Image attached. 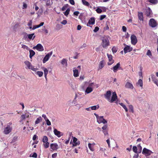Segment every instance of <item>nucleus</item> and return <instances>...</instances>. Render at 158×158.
Returning <instances> with one entry per match:
<instances>
[{"instance_id":"6ab92c4d","label":"nucleus","mask_w":158,"mask_h":158,"mask_svg":"<svg viewBox=\"0 0 158 158\" xmlns=\"http://www.w3.org/2000/svg\"><path fill=\"white\" fill-rule=\"evenodd\" d=\"M93 90V89L91 87H88L86 89L85 91V94H88L92 92Z\"/></svg>"},{"instance_id":"de8ad7c7","label":"nucleus","mask_w":158,"mask_h":158,"mask_svg":"<svg viewBox=\"0 0 158 158\" xmlns=\"http://www.w3.org/2000/svg\"><path fill=\"white\" fill-rule=\"evenodd\" d=\"M108 130H106L103 131H102L103 133L104 134L105 136H107L108 135Z\"/></svg>"},{"instance_id":"c85d7f7f","label":"nucleus","mask_w":158,"mask_h":158,"mask_svg":"<svg viewBox=\"0 0 158 158\" xmlns=\"http://www.w3.org/2000/svg\"><path fill=\"white\" fill-rule=\"evenodd\" d=\"M143 154H145L147 156V155L148 154V149L146 148H144L142 152Z\"/></svg>"},{"instance_id":"423d86ee","label":"nucleus","mask_w":158,"mask_h":158,"mask_svg":"<svg viewBox=\"0 0 158 158\" xmlns=\"http://www.w3.org/2000/svg\"><path fill=\"white\" fill-rule=\"evenodd\" d=\"M118 99V97L115 92H114L112 93V95L111 97V99H110L109 102L110 103H113L114 102L116 101Z\"/></svg>"},{"instance_id":"c03bdc74","label":"nucleus","mask_w":158,"mask_h":158,"mask_svg":"<svg viewBox=\"0 0 158 158\" xmlns=\"http://www.w3.org/2000/svg\"><path fill=\"white\" fill-rule=\"evenodd\" d=\"M149 17H152L153 13L151 9L149 7Z\"/></svg>"},{"instance_id":"bb28decb","label":"nucleus","mask_w":158,"mask_h":158,"mask_svg":"<svg viewBox=\"0 0 158 158\" xmlns=\"http://www.w3.org/2000/svg\"><path fill=\"white\" fill-rule=\"evenodd\" d=\"M42 119L41 116H40L37 118L35 122V124L39 123L40 122L42 121Z\"/></svg>"},{"instance_id":"680f3d73","label":"nucleus","mask_w":158,"mask_h":158,"mask_svg":"<svg viewBox=\"0 0 158 158\" xmlns=\"http://www.w3.org/2000/svg\"><path fill=\"white\" fill-rule=\"evenodd\" d=\"M42 117L44 118L45 121L47 119H48L46 116L45 114H42Z\"/></svg>"},{"instance_id":"4468645a","label":"nucleus","mask_w":158,"mask_h":158,"mask_svg":"<svg viewBox=\"0 0 158 158\" xmlns=\"http://www.w3.org/2000/svg\"><path fill=\"white\" fill-rule=\"evenodd\" d=\"M111 95V92L110 91H108L106 92V93L104 94L105 98L107 99L109 102L110 100V97Z\"/></svg>"},{"instance_id":"e2e57ef3","label":"nucleus","mask_w":158,"mask_h":158,"mask_svg":"<svg viewBox=\"0 0 158 158\" xmlns=\"http://www.w3.org/2000/svg\"><path fill=\"white\" fill-rule=\"evenodd\" d=\"M57 156V153H54V154H52V157L53 158H55Z\"/></svg>"},{"instance_id":"cd10ccee","label":"nucleus","mask_w":158,"mask_h":158,"mask_svg":"<svg viewBox=\"0 0 158 158\" xmlns=\"http://www.w3.org/2000/svg\"><path fill=\"white\" fill-rule=\"evenodd\" d=\"M43 70L44 71V77L46 80H47V76L48 73V69L46 68H43Z\"/></svg>"},{"instance_id":"7c9ffc66","label":"nucleus","mask_w":158,"mask_h":158,"mask_svg":"<svg viewBox=\"0 0 158 158\" xmlns=\"http://www.w3.org/2000/svg\"><path fill=\"white\" fill-rule=\"evenodd\" d=\"M29 117V113H25L24 114H22L21 117L22 118V120L26 118H28Z\"/></svg>"},{"instance_id":"a211bd4d","label":"nucleus","mask_w":158,"mask_h":158,"mask_svg":"<svg viewBox=\"0 0 158 158\" xmlns=\"http://www.w3.org/2000/svg\"><path fill=\"white\" fill-rule=\"evenodd\" d=\"M125 87L126 88L130 89H133L134 88L133 85L128 82H127L126 83Z\"/></svg>"},{"instance_id":"c9c22d12","label":"nucleus","mask_w":158,"mask_h":158,"mask_svg":"<svg viewBox=\"0 0 158 158\" xmlns=\"http://www.w3.org/2000/svg\"><path fill=\"white\" fill-rule=\"evenodd\" d=\"M99 106L98 105H96V106H92L90 107L91 109L92 110H96L97 109H98L99 108Z\"/></svg>"},{"instance_id":"aec40b11","label":"nucleus","mask_w":158,"mask_h":158,"mask_svg":"<svg viewBox=\"0 0 158 158\" xmlns=\"http://www.w3.org/2000/svg\"><path fill=\"white\" fill-rule=\"evenodd\" d=\"M138 16L139 19L140 20V21H143V14L142 12H139L138 13Z\"/></svg>"},{"instance_id":"393cba45","label":"nucleus","mask_w":158,"mask_h":158,"mask_svg":"<svg viewBox=\"0 0 158 158\" xmlns=\"http://www.w3.org/2000/svg\"><path fill=\"white\" fill-rule=\"evenodd\" d=\"M29 51L30 52L29 57L31 59L32 57L35 54V52L32 50L30 49Z\"/></svg>"},{"instance_id":"e433bc0d","label":"nucleus","mask_w":158,"mask_h":158,"mask_svg":"<svg viewBox=\"0 0 158 158\" xmlns=\"http://www.w3.org/2000/svg\"><path fill=\"white\" fill-rule=\"evenodd\" d=\"M48 139L47 137L46 136H43L42 141L44 143H45L48 142Z\"/></svg>"},{"instance_id":"3c124183","label":"nucleus","mask_w":158,"mask_h":158,"mask_svg":"<svg viewBox=\"0 0 158 158\" xmlns=\"http://www.w3.org/2000/svg\"><path fill=\"white\" fill-rule=\"evenodd\" d=\"M31 155V154L30 155V157H31L34 158H36L37 157V154L35 152H34L32 156Z\"/></svg>"},{"instance_id":"774afa93","label":"nucleus","mask_w":158,"mask_h":158,"mask_svg":"<svg viewBox=\"0 0 158 158\" xmlns=\"http://www.w3.org/2000/svg\"><path fill=\"white\" fill-rule=\"evenodd\" d=\"M79 53L77 52L75 53L76 56L73 57V58L74 59H77L78 58V56L79 55Z\"/></svg>"},{"instance_id":"9d476101","label":"nucleus","mask_w":158,"mask_h":158,"mask_svg":"<svg viewBox=\"0 0 158 158\" xmlns=\"http://www.w3.org/2000/svg\"><path fill=\"white\" fill-rule=\"evenodd\" d=\"M52 52H51L46 55L43 60V62L44 63H45L49 60L50 57L52 55Z\"/></svg>"},{"instance_id":"0e129e2a","label":"nucleus","mask_w":158,"mask_h":158,"mask_svg":"<svg viewBox=\"0 0 158 158\" xmlns=\"http://www.w3.org/2000/svg\"><path fill=\"white\" fill-rule=\"evenodd\" d=\"M69 2L72 5H74L75 4L74 0H69Z\"/></svg>"},{"instance_id":"20e7f679","label":"nucleus","mask_w":158,"mask_h":158,"mask_svg":"<svg viewBox=\"0 0 158 158\" xmlns=\"http://www.w3.org/2000/svg\"><path fill=\"white\" fill-rule=\"evenodd\" d=\"M11 124L10 123L7 124L6 127L4 131V133L5 134H7L9 133L12 130V128L10 127V125Z\"/></svg>"},{"instance_id":"a19ab883","label":"nucleus","mask_w":158,"mask_h":158,"mask_svg":"<svg viewBox=\"0 0 158 158\" xmlns=\"http://www.w3.org/2000/svg\"><path fill=\"white\" fill-rule=\"evenodd\" d=\"M133 152L136 153H138L137 147L135 146H134L132 148Z\"/></svg>"},{"instance_id":"4d7b16f0","label":"nucleus","mask_w":158,"mask_h":158,"mask_svg":"<svg viewBox=\"0 0 158 158\" xmlns=\"http://www.w3.org/2000/svg\"><path fill=\"white\" fill-rule=\"evenodd\" d=\"M28 35L26 33H25L24 34V38L25 40H26L28 38Z\"/></svg>"},{"instance_id":"8fccbe9b","label":"nucleus","mask_w":158,"mask_h":158,"mask_svg":"<svg viewBox=\"0 0 158 158\" xmlns=\"http://www.w3.org/2000/svg\"><path fill=\"white\" fill-rule=\"evenodd\" d=\"M96 11L97 13L100 14L102 12V10L101 9L99 8H98L96 10Z\"/></svg>"},{"instance_id":"2f4dec72","label":"nucleus","mask_w":158,"mask_h":158,"mask_svg":"<svg viewBox=\"0 0 158 158\" xmlns=\"http://www.w3.org/2000/svg\"><path fill=\"white\" fill-rule=\"evenodd\" d=\"M73 76L75 77H77L79 76L78 72L77 69H75L73 70Z\"/></svg>"},{"instance_id":"58836bf2","label":"nucleus","mask_w":158,"mask_h":158,"mask_svg":"<svg viewBox=\"0 0 158 158\" xmlns=\"http://www.w3.org/2000/svg\"><path fill=\"white\" fill-rule=\"evenodd\" d=\"M102 131L108 129V125L107 124L104 125L102 128Z\"/></svg>"},{"instance_id":"5701e85b","label":"nucleus","mask_w":158,"mask_h":158,"mask_svg":"<svg viewBox=\"0 0 158 158\" xmlns=\"http://www.w3.org/2000/svg\"><path fill=\"white\" fill-rule=\"evenodd\" d=\"M104 60H102L100 62L99 66V69H101L104 66Z\"/></svg>"},{"instance_id":"ddd939ff","label":"nucleus","mask_w":158,"mask_h":158,"mask_svg":"<svg viewBox=\"0 0 158 158\" xmlns=\"http://www.w3.org/2000/svg\"><path fill=\"white\" fill-rule=\"evenodd\" d=\"M133 48L130 46L127 45L124 48L123 50L125 53L128 52H130L132 50Z\"/></svg>"},{"instance_id":"f257e3e1","label":"nucleus","mask_w":158,"mask_h":158,"mask_svg":"<svg viewBox=\"0 0 158 158\" xmlns=\"http://www.w3.org/2000/svg\"><path fill=\"white\" fill-rule=\"evenodd\" d=\"M109 38V37L107 36H104L102 37V45L103 48H106L110 45Z\"/></svg>"},{"instance_id":"f3484780","label":"nucleus","mask_w":158,"mask_h":158,"mask_svg":"<svg viewBox=\"0 0 158 158\" xmlns=\"http://www.w3.org/2000/svg\"><path fill=\"white\" fill-rule=\"evenodd\" d=\"M151 78L154 83L158 86V80L154 75H151Z\"/></svg>"},{"instance_id":"dca6fc26","label":"nucleus","mask_w":158,"mask_h":158,"mask_svg":"<svg viewBox=\"0 0 158 158\" xmlns=\"http://www.w3.org/2000/svg\"><path fill=\"white\" fill-rule=\"evenodd\" d=\"M61 64L62 65L63 67H66L67 66V60L65 59H63L61 61Z\"/></svg>"},{"instance_id":"13d9d810","label":"nucleus","mask_w":158,"mask_h":158,"mask_svg":"<svg viewBox=\"0 0 158 158\" xmlns=\"http://www.w3.org/2000/svg\"><path fill=\"white\" fill-rule=\"evenodd\" d=\"M99 30V28L98 27H96L94 30V32H97Z\"/></svg>"},{"instance_id":"4c0bfd02","label":"nucleus","mask_w":158,"mask_h":158,"mask_svg":"<svg viewBox=\"0 0 158 158\" xmlns=\"http://www.w3.org/2000/svg\"><path fill=\"white\" fill-rule=\"evenodd\" d=\"M22 48L24 49H26L27 50H29L30 49V48L27 46L23 44H22Z\"/></svg>"},{"instance_id":"c756f323","label":"nucleus","mask_w":158,"mask_h":158,"mask_svg":"<svg viewBox=\"0 0 158 158\" xmlns=\"http://www.w3.org/2000/svg\"><path fill=\"white\" fill-rule=\"evenodd\" d=\"M137 148L138 153H141L142 150V147L141 146L140 144H138L137 145Z\"/></svg>"},{"instance_id":"bf43d9fd","label":"nucleus","mask_w":158,"mask_h":158,"mask_svg":"<svg viewBox=\"0 0 158 158\" xmlns=\"http://www.w3.org/2000/svg\"><path fill=\"white\" fill-rule=\"evenodd\" d=\"M79 13H80L79 11H75L74 12L73 14L77 16H78V15L79 14Z\"/></svg>"},{"instance_id":"338daca9","label":"nucleus","mask_w":158,"mask_h":158,"mask_svg":"<svg viewBox=\"0 0 158 158\" xmlns=\"http://www.w3.org/2000/svg\"><path fill=\"white\" fill-rule=\"evenodd\" d=\"M122 30L123 32H125L127 30V28L125 26H123L122 27Z\"/></svg>"},{"instance_id":"37998d69","label":"nucleus","mask_w":158,"mask_h":158,"mask_svg":"<svg viewBox=\"0 0 158 158\" xmlns=\"http://www.w3.org/2000/svg\"><path fill=\"white\" fill-rule=\"evenodd\" d=\"M157 2V0H149V2L154 4H156Z\"/></svg>"},{"instance_id":"09e8293b","label":"nucleus","mask_w":158,"mask_h":158,"mask_svg":"<svg viewBox=\"0 0 158 158\" xmlns=\"http://www.w3.org/2000/svg\"><path fill=\"white\" fill-rule=\"evenodd\" d=\"M45 143H44V145L45 148H47L49 147V143L47 142Z\"/></svg>"},{"instance_id":"f704fd0d","label":"nucleus","mask_w":158,"mask_h":158,"mask_svg":"<svg viewBox=\"0 0 158 158\" xmlns=\"http://www.w3.org/2000/svg\"><path fill=\"white\" fill-rule=\"evenodd\" d=\"M119 104L123 107L125 110L126 112H127L128 111V109L126 106L124 105L122 103H119Z\"/></svg>"},{"instance_id":"39448f33","label":"nucleus","mask_w":158,"mask_h":158,"mask_svg":"<svg viewBox=\"0 0 158 158\" xmlns=\"http://www.w3.org/2000/svg\"><path fill=\"white\" fill-rule=\"evenodd\" d=\"M33 49H36L37 51L40 52H42L44 50L43 46L40 44H38L36 46L33 47Z\"/></svg>"},{"instance_id":"4be33fe9","label":"nucleus","mask_w":158,"mask_h":158,"mask_svg":"<svg viewBox=\"0 0 158 158\" xmlns=\"http://www.w3.org/2000/svg\"><path fill=\"white\" fill-rule=\"evenodd\" d=\"M95 21L94 18L91 17L89 20V24L93 25L95 23Z\"/></svg>"},{"instance_id":"72a5a7b5","label":"nucleus","mask_w":158,"mask_h":158,"mask_svg":"<svg viewBox=\"0 0 158 158\" xmlns=\"http://www.w3.org/2000/svg\"><path fill=\"white\" fill-rule=\"evenodd\" d=\"M137 85H139L140 86L142 87L143 86V81L141 79H139L137 83Z\"/></svg>"},{"instance_id":"2eb2a0df","label":"nucleus","mask_w":158,"mask_h":158,"mask_svg":"<svg viewBox=\"0 0 158 158\" xmlns=\"http://www.w3.org/2000/svg\"><path fill=\"white\" fill-rule=\"evenodd\" d=\"M54 133L55 135L58 137H60L63 135V133L60 131H58L56 129L54 128Z\"/></svg>"},{"instance_id":"473e14b6","label":"nucleus","mask_w":158,"mask_h":158,"mask_svg":"<svg viewBox=\"0 0 158 158\" xmlns=\"http://www.w3.org/2000/svg\"><path fill=\"white\" fill-rule=\"evenodd\" d=\"M82 2L83 4L85 6H89L90 5L89 3L85 0H82Z\"/></svg>"},{"instance_id":"052dcab7","label":"nucleus","mask_w":158,"mask_h":158,"mask_svg":"<svg viewBox=\"0 0 158 158\" xmlns=\"http://www.w3.org/2000/svg\"><path fill=\"white\" fill-rule=\"evenodd\" d=\"M67 23V21L66 20H63L61 22V23L62 24H63V25H65Z\"/></svg>"},{"instance_id":"a18cd8bd","label":"nucleus","mask_w":158,"mask_h":158,"mask_svg":"<svg viewBox=\"0 0 158 158\" xmlns=\"http://www.w3.org/2000/svg\"><path fill=\"white\" fill-rule=\"evenodd\" d=\"M112 51L113 53H114L117 52V49L115 47H113L112 48Z\"/></svg>"},{"instance_id":"49530a36","label":"nucleus","mask_w":158,"mask_h":158,"mask_svg":"<svg viewBox=\"0 0 158 158\" xmlns=\"http://www.w3.org/2000/svg\"><path fill=\"white\" fill-rule=\"evenodd\" d=\"M129 108L131 112L132 113H133L134 112V110H133V107L132 105H129Z\"/></svg>"},{"instance_id":"9b49d317","label":"nucleus","mask_w":158,"mask_h":158,"mask_svg":"<svg viewBox=\"0 0 158 158\" xmlns=\"http://www.w3.org/2000/svg\"><path fill=\"white\" fill-rule=\"evenodd\" d=\"M120 64L119 62L115 66L110 68L111 70H113L114 73H116L118 69L120 68Z\"/></svg>"},{"instance_id":"ea45409f","label":"nucleus","mask_w":158,"mask_h":158,"mask_svg":"<svg viewBox=\"0 0 158 158\" xmlns=\"http://www.w3.org/2000/svg\"><path fill=\"white\" fill-rule=\"evenodd\" d=\"M70 10V9L69 8H68L66 10V11L65 12H64V15L66 16H67V15H68L69 14Z\"/></svg>"},{"instance_id":"69168bd1","label":"nucleus","mask_w":158,"mask_h":158,"mask_svg":"<svg viewBox=\"0 0 158 158\" xmlns=\"http://www.w3.org/2000/svg\"><path fill=\"white\" fill-rule=\"evenodd\" d=\"M130 36V35L128 33H127V34H126L125 35V38L126 39H128Z\"/></svg>"},{"instance_id":"f8f14e48","label":"nucleus","mask_w":158,"mask_h":158,"mask_svg":"<svg viewBox=\"0 0 158 158\" xmlns=\"http://www.w3.org/2000/svg\"><path fill=\"white\" fill-rule=\"evenodd\" d=\"M51 149L52 150L55 151L57 150L59 148L58 145L56 143H52L50 144Z\"/></svg>"},{"instance_id":"7ed1b4c3","label":"nucleus","mask_w":158,"mask_h":158,"mask_svg":"<svg viewBox=\"0 0 158 158\" xmlns=\"http://www.w3.org/2000/svg\"><path fill=\"white\" fill-rule=\"evenodd\" d=\"M149 25L152 27H155L157 26L158 24L154 19H151L149 20Z\"/></svg>"},{"instance_id":"6e6d98bb","label":"nucleus","mask_w":158,"mask_h":158,"mask_svg":"<svg viewBox=\"0 0 158 158\" xmlns=\"http://www.w3.org/2000/svg\"><path fill=\"white\" fill-rule=\"evenodd\" d=\"M106 17V15H101L100 16V19L101 20H103Z\"/></svg>"},{"instance_id":"603ef678","label":"nucleus","mask_w":158,"mask_h":158,"mask_svg":"<svg viewBox=\"0 0 158 158\" xmlns=\"http://www.w3.org/2000/svg\"><path fill=\"white\" fill-rule=\"evenodd\" d=\"M67 5H68V4H66V5H65L64 6H63L61 8L62 10V11L65 10L67 8Z\"/></svg>"},{"instance_id":"6e6552de","label":"nucleus","mask_w":158,"mask_h":158,"mask_svg":"<svg viewBox=\"0 0 158 158\" xmlns=\"http://www.w3.org/2000/svg\"><path fill=\"white\" fill-rule=\"evenodd\" d=\"M131 42L132 44L135 45L137 42L136 36L134 35H132L131 36Z\"/></svg>"},{"instance_id":"79ce46f5","label":"nucleus","mask_w":158,"mask_h":158,"mask_svg":"<svg viewBox=\"0 0 158 158\" xmlns=\"http://www.w3.org/2000/svg\"><path fill=\"white\" fill-rule=\"evenodd\" d=\"M36 74L39 76V77H42L43 75V72L42 71H37L36 73Z\"/></svg>"},{"instance_id":"b1692460","label":"nucleus","mask_w":158,"mask_h":158,"mask_svg":"<svg viewBox=\"0 0 158 158\" xmlns=\"http://www.w3.org/2000/svg\"><path fill=\"white\" fill-rule=\"evenodd\" d=\"M35 35L34 33L29 34L28 35V38L30 40H31L32 39V40H33L35 38Z\"/></svg>"},{"instance_id":"5fc2aeb1","label":"nucleus","mask_w":158,"mask_h":158,"mask_svg":"<svg viewBox=\"0 0 158 158\" xmlns=\"http://www.w3.org/2000/svg\"><path fill=\"white\" fill-rule=\"evenodd\" d=\"M45 121L46 122V124L47 125L50 126L51 125V123L48 119H47Z\"/></svg>"},{"instance_id":"864d4df0","label":"nucleus","mask_w":158,"mask_h":158,"mask_svg":"<svg viewBox=\"0 0 158 158\" xmlns=\"http://www.w3.org/2000/svg\"><path fill=\"white\" fill-rule=\"evenodd\" d=\"M51 4L50 2V0H47L46 3V5L47 6H51Z\"/></svg>"},{"instance_id":"0eeeda50","label":"nucleus","mask_w":158,"mask_h":158,"mask_svg":"<svg viewBox=\"0 0 158 158\" xmlns=\"http://www.w3.org/2000/svg\"><path fill=\"white\" fill-rule=\"evenodd\" d=\"M72 138H73V147H76L80 145V142L79 141L77 140V139L76 138L74 137L73 136H72Z\"/></svg>"},{"instance_id":"1a4fd4ad","label":"nucleus","mask_w":158,"mask_h":158,"mask_svg":"<svg viewBox=\"0 0 158 158\" xmlns=\"http://www.w3.org/2000/svg\"><path fill=\"white\" fill-rule=\"evenodd\" d=\"M107 56L109 59V62H108L107 64L108 65H110L112 64L114 62V60L113 59V56L111 55L107 54Z\"/></svg>"},{"instance_id":"412c9836","label":"nucleus","mask_w":158,"mask_h":158,"mask_svg":"<svg viewBox=\"0 0 158 158\" xmlns=\"http://www.w3.org/2000/svg\"><path fill=\"white\" fill-rule=\"evenodd\" d=\"M103 116H99L97 119V122L99 124L101 123L102 122V120H103Z\"/></svg>"},{"instance_id":"f03ea898","label":"nucleus","mask_w":158,"mask_h":158,"mask_svg":"<svg viewBox=\"0 0 158 158\" xmlns=\"http://www.w3.org/2000/svg\"><path fill=\"white\" fill-rule=\"evenodd\" d=\"M25 64L26 65L28 69H31L33 71H36L37 69L35 68L28 61H26L24 62Z\"/></svg>"},{"instance_id":"a878e982","label":"nucleus","mask_w":158,"mask_h":158,"mask_svg":"<svg viewBox=\"0 0 158 158\" xmlns=\"http://www.w3.org/2000/svg\"><path fill=\"white\" fill-rule=\"evenodd\" d=\"M94 144H92L91 143H89L88 144V147L89 149L92 152L94 151Z\"/></svg>"}]
</instances>
